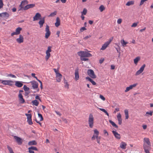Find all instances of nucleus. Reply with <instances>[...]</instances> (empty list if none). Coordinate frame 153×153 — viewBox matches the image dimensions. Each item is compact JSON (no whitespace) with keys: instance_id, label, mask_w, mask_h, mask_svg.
<instances>
[{"instance_id":"nucleus-14","label":"nucleus","mask_w":153,"mask_h":153,"mask_svg":"<svg viewBox=\"0 0 153 153\" xmlns=\"http://www.w3.org/2000/svg\"><path fill=\"white\" fill-rule=\"evenodd\" d=\"M41 15L39 13H36L35 16L33 17V21H36L38 20L39 19H41Z\"/></svg>"},{"instance_id":"nucleus-42","label":"nucleus","mask_w":153,"mask_h":153,"mask_svg":"<svg viewBox=\"0 0 153 153\" xmlns=\"http://www.w3.org/2000/svg\"><path fill=\"white\" fill-rule=\"evenodd\" d=\"M28 149L29 150H35L36 151L38 150L37 149L36 147H34V146H31V147L29 148Z\"/></svg>"},{"instance_id":"nucleus-20","label":"nucleus","mask_w":153,"mask_h":153,"mask_svg":"<svg viewBox=\"0 0 153 153\" xmlns=\"http://www.w3.org/2000/svg\"><path fill=\"white\" fill-rule=\"evenodd\" d=\"M15 85L17 87L20 88L22 87L23 84L22 82L16 81H15Z\"/></svg>"},{"instance_id":"nucleus-4","label":"nucleus","mask_w":153,"mask_h":153,"mask_svg":"<svg viewBox=\"0 0 153 153\" xmlns=\"http://www.w3.org/2000/svg\"><path fill=\"white\" fill-rule=\"evenodd\" d=\"M0 82L3 85L10 86L12 85L14 83L13 81L10 80H4L0 79Z\"/></svg>"},{"instance_id":"nucleus-11","label":"nucleus","mask_w":153,"mask_h":153,"mask_svg":"<svg viewBox=\"0 0 153 153\" xmlns=\"http://www.w3.org/2000/svg\"><path fill=\"white\" fill-rule=\"evenodd\" d=\"M146 67V65L144 64L141 67L140 69L137 71L135 74V75L137 76L141 74L143 71L145 67Z\"/></svg>"},{"instance_id":"nucleus-9","label":"nucleus","mask_w":153,"mask_h":153,"mask_svg":"<svg viewBox=\"0 0 153 153\" xmlns=\"http://www.w3.org/2000/svg\"><path fill=\"white\" fill-rule=\"evenodd\" d=\"M94 134H96V138L97 143L100 144V137H99L98 135L99 134V131L97 129H95L94 130Z\"/></svg>"},{"instance_id":"nucleus-35","label":"nucleus","mask_w":153,"mask_h":153,"mask_svg":"<svg viewBox=\"0 0 153 153\" xmlns=\"http://www.w3.org/2000/svg\"><path fill=\"white\" fill-rule=\"evenodd\" d=\"M98 108L99 109L100 111L103 112L104 113H105L108 116H109V114L108 113V112L105 110V109L103 108Z\"/></svg>"},{"instance_id":"nucleus-54","label":"nucleus","mask_w":153,"mask_h":153,"mask_svg":"<svg viewBox=\"0 0 153 153\" xmlns=\"http://www.w3.org/2000/svg\"><path fill=\"white\" fill-rule=\"evenodd\" d=\"M137 23H134L132 24L131 27H135L137 26Z\"/></svg>"},{"instance_id":"nucleus-17","label":"nucleus","mask_w":153,"mask_h":153,"mask_svg":"<svg viewBox=\"0 0 153 153\" xmlns=\"http://www.w3.org/2000/svg\"><path fill=\"white\" fill-rule=\"evenodd\" d=\"M16 41L19 43H22L24 41V38L23 36L21 35H20L19 38L17 39Z\"/></svg>"},{"instance_id":"nucleus-39","label":"nucleus","mask_w":153,"mask_h":153,"mask_svg":"<svg viewBox=\"0 0 153 153\" xmlns=\"http://www.w3.org/2000/svg\"><path fill=\"white\" fill-rule=\"evenodd\" d=\"M121 42L123 47H125L128 43L127 42H126L123 39L121 40Z\"/></svg>"},{"instance_id":"nucleus-1","label":"nucleus","mask_w":153,"mask_h":153,"mask_svg":"<svg viewBox=\"0 0 153 153\" xmlns=\"http://www.w3.org/2000/svg\"><path fill=\"white\" fill-rule=\"evenodd\" d=\"M77 54L80 57V59L82 61H87L88 59L85 57H90L92 56V55L89 52L85 51H80L77 53Z\"/></svg>"},{"instance_id":"nucleus-43","label":"nucleus","mask_w":153,"mask_h":153,"mask_svg":"<svg viewBox=\"0 0 153 153\" xmlns=\"http://www.w3.org/2000/svg\"><path fill=\"white\" fill-rule=\"evenodd\" d=\"M39 118L40 119V121H41L43 120V118L42 115L39 113H38Z\"/></svg>"},{"instance_id":"nucleus-19","label":"nucleus","mask_w":153,"mask_h":153,"mask_svg":"<svg viewBox=\"0 0 153 153\" xmlns=\"http://www.w3.org/2000/svg\"><path fill=\"white\" fill-rule=\"evenodd\" d=\"M112 132L116 138L118 139H120V134H118L116 131H113Z\"/></svg>"},{"instance_id":"nucleus-6","label":"nucleus","mask_w":153,"mask_h":153,"mask_svg":"<svg viewBox=\"0 0 153 153\" xmlns=\"http://www.w3.org/2000/svg\"><path fill=\"white\" fill-rule=\"evenodd\" d=\"M143 149L146 153H150L149 151L151 149V145H149L145 144H143Z\"/></svg>"},{"instance_id":"nucleus-60","label":"nucleus","mask_w":153,"mask_h":153,"mask_svg":"<svg viewBox=\"0 0 153 153\" xmlns=\"http://www.w3.org/2000/svg\"><path fill=\"white\" fill-rule=\"evenodd\" d=\"M90 37H91V35L87 36H85L84 38V39L85 40V39H88V38H90Z\"/></svg>"},{"instance_id":"nucleus-56","label":"nucleus","mask_w":153,"mask_h":153,"mask_svg":"<svg viewBox=\"0 0 153 153\" xmlns=\"http://www.w3.org/2000/svg\"><path fill=\"white\" fill-rule=\"evenodd\" d=\"M122 22V19H118L117 20V23L118 24H120Z\"/></svg>"},{"instance_id":"nucleus-22","label":"nucleus","mask_w":153,"mask_h":153,"mask_svg":"<svg viewBox=\"0 0 153 153\" xmlns=\"http://www.w3.org/2000/svg\"><path fill=\"white\" fill-rule=\"evenodd\" d=\"M62 78V75L60 74H58L56 76V81L58 82H60Z\"/></svg>"},{"instance_id":"nucleus-46","label":"nucleus","mask_w":153,"mask_h":153,"mask_svg":"<svg viewBox=\"0 0 153 153\" xmlns=\"http://www.w3.org/2000/svg\"><path fill=\"white\" fill-rule=\"evenodd\" d=\"M153 112V111H150V112H147L146 113L145 115L146 116H148V115H147V114H149L151 116H152V115Z\"/></svg>"},{"instance_id":"nucleus-13","label":"nucleus","mask_w":153,"mask_h":153,"mask_svg":"<svg viewBox=\"0 0 153 153\" xmlns=\"http://www.w3.org/2000/svg\"><path fill=\"white\" fill-rule=\"evenodd\" d=\"M137 85V83H135L134 84L131 85L128 87L126 88V89L125 91V92H127L129 91L130 90L132 89L133 88L135 87Z\"/></svg>"},{"instance_id":"nucleus-57","label":"nucleus","mask_w":153,"mask_h":153,"mask_svg":"<svg viewBox=\"0 0 153 153\" xmlns=\"http://www.w3.org/2000/svg\"><path fill=\"white\" fill-rule=\"evenodd\" d=\"M96 138V134H94L93 135V136L91 138V140H94Z\"/></svg>"},{"instance_id":"nucleus-55","label":"nucleus","mask_w":153,"mask_h":153,"mask_svg":"<svg viewBox=\"0 0 153 153\" xmlns=\"http://www.w3.org/2000/svg\"><path fill=\"white\" fill-rule=\"evenodd\" d=\"M100 97L103 100H105V98L102 95H100Z\"/></svg>"},{"instance_id":"nucleus-64","label":"nucleus","mask_w":153,"mask_h":153,"mask_svg":"<svg viewBox=\"0 0 153 153\" xmlns=\"http://www.w3.org/2000/svg\"><path fill=\"white\" fill-rule=\"evenodd\" d=\"M86 79L88 80V81H89L90 82L92 79H91L89 77H86Z\"/></svg>"},{"instance_id":"nucleus-53","label":"nucleus","mask_w":153,"mask_h":153,"mask_svg":"<svg viewBox=\"0 0 153 153\" xmlns=\"http://www.w3.org/2000/svg\"><path fill=\"white\" fill-rule=\"evenodd\" d=\"M8 76H10V77H12V78H16V76H15V75H13V74H9L8 75Z\"/></svg>"},{"instance_id":"nucleus-29","label":"nucleus","mask_w":153,"mask_h":153,"mask_svg":"<svg viewBox=\"0 0 153 153\" xmlns=\"http://www.w3.org/2000/svg\"><path fill=\"white\" fill-rule=\"evenodd\" d=\"M124 112L126 117V119H127L128 118V110L127 109H126L124 110Z\"/></svg>"},{"instance_id":"nucleus-40","label":"nucleus","mask_w":153,"mask_h":153,"mask_svg":"<svg viewBox=\"0 0 153 153\" xmlns=\"http://www.w3.org/2000/svg\"><path fill=\"white\" fill-rule=\"evenodd\" d=\"M99 9L100 12H102L104 10L105 8L103 5H101L99 7Z\"/></svg>"},{"instance_id":"nucleus-59","label":"nucleus","mask_w":153,"mask_h":153,"mask_svg":"<svg viewBox=\"0 0 153 153\" xmlns=\"http://www.w3.org/2000/svg\"><path fill=\"white\" fill-rule=\"evenodd\" d=\"M119 111V108H116L115 109V111L114 112V113H116V111Z\"/></svg>"},{"instance_id":"nucleus-45","label":"nucleus","mask_w":153,"mask_h":153,"mask_svg":"<svg viewBox=\"0 0 153 153\" xmlns=\"http://www.w3.org/2000/svg\"><path fill=\"white\" fill-rule=\"evenodd\" d=\"M23 88H24V90L25 91H28L29 90V88L27 87V86L25 85L24 86Z\"/></svg>"},{"instance_id":"nucleus-63","label":"nucleus","mask_w":153,"mask_h":153,"mask_svg":"<svg viewBox=\"0 0 153 153\" xmlns=\"http://www.w3.org/2000/svg\"><path fill=\"white\" fill-rule=\"evenodd\" d=\"M104 61V59H100L99 60L100 63V64H102V62H103Z\"/></svg>"},{"instance_id":"nucleus-36","label":"nucleus","mask_w":153,"mask_h":153,"mask_svg":"<svg viewBox=\"0 0 153 153\" xmlns=\"http://www.w3.org/2000/svg\"><path fill=\"white\" fill-rule=\"evenodd\" d=\"M98 108L99 109L100 111L103 112L104 113H105L108 116H109V114L108 113V112L105 110V109L103 108Z\"/></svg>"},{"instance_id":"nucleus-26","label":"nucleus","mask_w":153,"mask_h":153,"mask_svg":"<svg viewBox=\"0 0 153 153\" xmlns=\"http://www.w3.org/2000/svg\"><path fill=\"white\" fill-rule=\"evenodd\" d=\"M60 25V21L59 17H57L56 22L55 23V25L56 27H58Z\"/></svg>"},{"instance_id":"nucleus-15","label":"nucleus","mask_w":153,"mask_h":153,"mask_svg":"<svg viewBox=\"0 0 153 153\" xmlns=\"http://www.w3.org/2000/svg\"><path fill=\"white\" fill-rule=\"evenodd\" d=\"M14 138L16 140V141L19 145H21L22 144V141L20 138L17 136H14Z\"/></svg>"},{"instance_id":"nucleus-28","label":"nucleus","mask_w":153,"mask_h":153,"mask_svg":"<svg viewBox=\"0 0 153 153\" xmlns=\"http://www.w3.org/2000/svg\"><path fill=\"white\" fill-rule=\"evenodd\" d=\"M109 122L112 125L116 128H118V126L113 121L111 120H109Z\"/></svg>"},{"instance_id":"nucleus-27","label":"nucleus","mask_w":153,"mask_h":153,"mask_svg":"<svg viewBox=\"0 0 153 153\" xmlns=\"http://www.w3.org/2000/svg\"><path fill=\"white\" fill-rule=\"evenodd\" d=\"M1 17H7L8 18L9 16V14L6 12H3L1 13Z\"/></svg>"},{"instance_id":"nucleus-31","label":"nucleus","mask_w":153,"mask_h":153,"mask_svg":"<svg viewBox=\"0 0 153 153\" xmlns=\"http://www.w3.org/2000/svg\"><path fill=\"white\" fill-rule=\"evenodd\" d=\"M140 58L139 57H137L134 59V62L135 65H137L138 62L140 60Z\"/></svg>"},{"instance_id":"nucleus-2","label":"nucleus","mask_w":153,"mask_h":153,"mask_svg":"<svg viewBox=\"0 0 153 153\" xmlns=\"http://www.w3.org/2000/svg\"><path fill=\"white\" fill-rule=\"evenodd\" d=\"M94 117L92 114H90L89 115L88 123L90 128H92L94 126Z\"/></svg>"},{"instance_id":"nucleus-7","label":"nucleus","mask_w":153,"mask_h":153,"mask_svg":"<svg viewBox=\"0 0 153 153\" xmlns=\"http://www.w3.org/2000/svg\"><path fill=\"white\" fill-rule=\"evenodd\" d=\"M87 73L88 75L92 78H95L96 77L94 71L92 70H88L87 71Z\"/></svg>"},{"instance_id":"nucleus-25","label":"nucleus","mask_w":153,"mask_h":153,"mask_svg":"<svg viewBox=\"0 0 153 153\" xmlns=\"http://www.w3.org/2000/svg\"><path fill=\"white\" fill-rule=\"evenodd\" d=\"M127 144L125 142H122L120 144V147L123 149H125Z\"/></svg>"},{"instance_id":"nucleus-38","label":"nucleus","mask_w":153,"mask_h":153,"mask_svg":"<svg viewBox=\"0 0 153 153\" xmlns=\"http://www.w3.org/2000/svg\"><path fill=\"white\" fill-rule=\"evenodd\" d=\"M134 4V1H130L128 2L126 4V5L128 6H129Z\"/></svg>"},{"instance_id":"nucleus-5","label":"nucleus","mask_w":153,"mask_h":153,"mask_svg":"<svg viewBox=\"0 0 153 153\" xmlns=\"http://www.w3.org/2000/svg\"><path fill=\"white\" fill-rule=\"evenodd\" d=\"M51 48L52 47L51 46H49L48 47V49L46 51V56H45V59L46 60H48L51 56L50 52L51 51Z\"/></svg>"},{"instance_id":"nucleus-24","label":"nucleus","mask_w":153,"mask_h":153,"mask_svg":"<svg viewBox=\"0 0 153 153\" xmlns=\"http://www.w3.org/2000/svg\"><path fill=\"white\" fill-rule=\"evenodd\" d=\"M40 19L39 22V24L40 25V27L41 28L43 26V25L45 23V17Z\"/></svg>"},{"instance_id":"nucleus-62","label":"nucleus","mask_w":153,"mask_h":153,"mask_svg":"<svg viewBox=\"0 0 153 153\" xmlns=\"http://www.w3.org/2000/svg\"><path fill=\"white\" fill-rule=\"evenodd\" d=\"M16 33V32H14L13 33H11V36H13L14 35H17Z\"/></svg>"},{"instance_id":"nucleus-44","label":"nucleus","mask_w":153,"mask_h":153,"mask_svg":"<svg viewBox=\"0 0 153 153\" xmlns=\"http://www.w3.org/2000/svg\"><path fill=\"white\" fill-rule=\"evenodd\" d=\"M87 12V10L86 8H84L83 11L82 12V15H85Z\"/></svg>"},{"instance_id":"nucleus-18","label":"nucleus","mask_w":153,"mask_h":153,"mask_svg":"<svg viewBox=\"0 0 153 153\" xmlns=\"http://www.w3.org/2000/svg\"><path fill=\"white\" fill-rule=\"evenodd\" d=\"M33 88L34 89L38 88V83L36 81H34L31 82Z\"/></svg>"},{"instance_id":"nucleus-3","label":"nucleus","mask_w":153,"mask_h":153,"mask_svg":"<svg viewBox=\"0 0 153 153\" xmlns=\"http://www.w3.org/2000/svg\"><path fill=\"white\" fill-rule=\"evenodd\" d=\"M28 2L27 0H24L22 1L20 4L19 5L20 8L19 9L18 11L23 10L24 8V6L28 4Z\"/></svg>"},{"instance_id":"nucleus-41","label":"nucleus","mask_w":153,"mask_h":153,"mask_svg":"<svg viewBox=\"0 0 153 153\" xmlns=\"http://www.w3.org/2000/svg\"><path fill=\"white\" fill-rule=\"evenodd\" d=\"M25 115L27 117V119H31L32 115L31 114H25Z\"/></svg>"},{"instance_id":"nucleus-12","label":"nucleus","mask_w":153,"mask_h":153,"mask_svg":"<svg viewBox=\"0 0 153 153\" xmlns=\"http://www.w3.org/2000/svg\"><path fill=\"white\" fill-rule=\"evenodd\" d=\"M35 6V4H28L24 6L23 10H26L29 9L34 7Z\"/></svg>"},{"instance_id":"nucleus-10","label":"nucleus","mask_w":153,"mask_h":153,"mask_svg":"<svg viewBox=\"0 0 153 153\" xmlns=\"http://www.w3.org/2000/svg\"><path fill=\"white\" fill-rule=\"evenodd\" d=\"M112 39H110L109 41L105 43L102 45V48H100V50H105L109 45Z\"/></svg>"},{"instance_id":"nucleus-30","label":"nucleus","mask_w":153,"mask_h":153,"mask_svg":"<svg viewBox=\"0 0 153 153\" xmlns=\"http://www.w3.org/2000/svg\"><path fill=\"white\" fill-rule=\"evenodd\" d=\"M32 102L33 105H35L36 106H38L39 104V102L36 100L32 101Z\"/></svg>"},{"instance_id":"nucleus-47","label":"nucleus","mask_w":153,"mask_h":153,"mask_svg":"<svg viewBox=\"0 0 153 153\" xmlns=\"http://www.w3.org/2000/svg\"><path fill=\"white\" fill-rule=\"evenodd\" d=\"M4 6L2 0H0V9L2 8Z\"/></svg>"},{"instance_id":"nucleus-32","label":"nucleus","mask_w":153,"mask_h":153,"mask_svg":"<svg viewBox=\"0 0 153 153\" xmlns=\"http://www.w3.org/2000/svg\"><path fill=\"white\" fill-rule=\"evenodd\" d=\"M57 12L56 11H55L54 12L51 13L48 16L49 17H53L56 15Z\"/></svg>"},{"instance_id":"nucleus-52","label":"nucleus","mask_w":153,"mask_h":153,"mask_svg":"<svg viewBox=\"0 0 153 153\" xmlns=\"http://www.w3.org/2000/svg\"><path fill=\"white\" fill-rule=\"evenodd\" d=\"M148 0H141L140 2V5H142L143 4L144 2L147 1Z\"/></svg>"},{"instance_id":"nucleus-48","label":"nucleus","mask_w":153,"mask_h":153,"mask_svg":"<svg viewBox=\"0 0 153 153\" xmlns=\"http://www.w3.org/2000/svg\"><path fill=\"white\" fill-rule=\"evenodd\" d=\"M27 122H28V124L30 125H31L33 124V122L32 121V119H27Z\"/></svg>"},{"instance_id":"nucleus-33","label":"nucleus","mask_w":153,"mask_h":153,"mask_svg":"<svg viewBox=\"0 0 153 153\" xmlns=\"http://www.w3.org/2000/svg\"><path fill=\"white\" fill-rule=\"evenodd\" d=\"M22 29V28L20 27H18L16 29L15 32L17 35L19 34H20V31Z\"/></svg>"},{"instance_id":"nucleus-61","label":"nucleus","mask_w":153,"mask_h":153,"mask_svg":"<svg viewBox=\"0 0 153 153\" xmlns=\"http://www.w3.org/2000/svg\"><path fill=\"white\" fill-rule=\"evenodd\" d=\"M64 83L65 84V87H67L68 88V83L66 82H64Z\"/></svg>"},{"instance_id":"nucleus-8","label":"nucleus","mask_w":153,"mask_h":153,"mask_svg":"<svg viewBox=\"0 0 153 153\" xmlns=\"http://www.w3.org/2000/svg\"><path fill=\"white\" fill-rule=\"evenodd\" d=\"M45 31L46 32L45 33V37L46 39H48L51 34V32L49 30V27L48 25H46Z\"/></svg>"},{"instance_id":"nucleus-51","label":"nucleus","mask_w":153,"mask_h":153,"mask_svg":"<svg viewBox=\"0 0 153 153\" xmlns=\"http://www.w3.org/2000/svg\"><path fill=\"white\" fill-rule=\"evenodd\" d=\"M86 30V29L84 27H82L80 29V31L81 32H82L83 31Z\"/></svg>"},{"instance_id":"nucleus-50","label":"nucleus","mask_w":153,"mask_h":153,"mask_svg":"<svg viewBox=\"0 0 153 153\" xmlns=\"http://www.w3.org/2000/svg\"><path fill=\"white\" fill-rule=\"evenodd\" d=\"M7 148L8 150H9L10 152H12L13 151L12 149L9 146H7Z\"/></svg>"},{"instance_id":"nucleus-37","label":"nucleus","mask_w":153,"mask_h":153,"mask_svg":"<svg viewBox=\"0 0 153 153\" xmlns=\"http://www.w3.org/2000/svg\"><path fill=\"white\" fill-rule=\"evenodd\" d=\"M19 100L20 103L21 104L24 103L25 102V100L23 98V97L20 98H19Z\"/></svg>"},{"instance_id":"nucleus-16","label":"nucleus","mask_w":153,"mask_h":153,"mask_svg":"<svg viewBox=\"0 0 153 153\" xmlns=\"http://www.w3.org/2000/svg\"><path fill=\"white\" fill-rule=\"evenodd\" d=\"M75 79L76 80H77L79 78V69L78 68L76 69L75 72Z\"/></svg>"},{"instance_id":"nucleus-34","label":"nucleus","mask_w":153,"mask_h":153,"mask_svg":"<svg viewBox=\"0 0 153 153\" xmlns=\"http://www.w3.org/2000/svg\"><path fill=\"white\" fill-rule=\"evenodd\" d=\"M36 144L37 143L35 140L31 141L28 143V145H36Z\"/></svg>"},{"instance_id":"nucleus-23","label":"nucleus","mask_w":153,"mask_h":153,"mask_svg":"<svg viewBox=\"0 0 153 153\" xmlns=\"http://www.w3.org/2000/svg\"><path fill=\"white\" fill-rule=\"evenodd\" d=\"M143 144H145L149 146L151 145L149 139L148 138L145 137L144 138Z\"/></svg>"},{"instance_id":"nucleus-49","label":"nucleus","mask_w":153,"mask_h":153,"mask_svg":"<svg viewBox=\"0 0 153 153\" xmlns=\"http://www.w3.org/2000/svg\"><path fill=\"white\" fill-rule=\"evenodd\" d=\"M104 134L106 136L108 135V132L106 130H104L103 131Z\"/></svg>"},{"instance_id":"nucleus-21","label":"nucleus","mask_w":153,"mask_h":153,"mask_svg":"<svg viewBox=\"0 0 153 153\" xmlns=\"http://www.w3.org/2000/svg\"><path fill=\"white\" fill-rule=\"evenodd\" d=\"M117 118L118 121V124L120 125L122 123V119L121 118V115L120 113L118 114L117 115Z\"/></svg>"},{"instance_id":"nucleus-58","label":"nucleus","mask_w":153,"mask_h":153,"mask_svg":"<svg viewBox=\"0 0 153 153\" xmlns=\"http://www.w3.org/2000/svg\"><path fill=\"white\" fill-rule=\"evenodd\" d=\"M90 82H91L92 83V84L94 85H96V83L92 79Z\"/></svg>"}]
</instances>
